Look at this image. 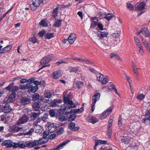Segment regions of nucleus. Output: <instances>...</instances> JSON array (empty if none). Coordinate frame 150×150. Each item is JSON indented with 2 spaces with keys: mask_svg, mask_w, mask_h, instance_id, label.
<instances>
[{
  "mask_svg": "<svg viewBox=\"0 0 150 150\" xmlns=\"http://www.w3.org/2000/svg\"><path fill=\"white\" fill-rule=\"evenodd\" d=\"M58 120L59 121L62 122L67 120V119L64 115H60L58 116Z\"/></svg>",
  "mask_w": 150,
  "mask_h": 150,
  "instance_id": "40",
  "label": "nucleus"
},
{
  "mask_svg": "<svg viewBox=\"0 0 150 150\" xmlns=\"http://www.w3.org/2000/svg\"><path fill=\"white\" fill-rule=\"evenodd\" d=\"M32 2L37 6H39L40 4L43 3V0H32Z\"/></svg>",
  "mask_w": 150,
  "mask_h": 150,
  "instance_id": "46",
  "label": "nucleus"
},
{
  "mask_svg": "<svg viewBox=\"0 0 150 150\" xmlns=\"http://www.w3.org/2000/svg\"><path fill=\"white\" fill-rule=\"evenodd\" d=\"M108 33L106 32L98 31V32L97 36L99 38H103L107 36Z\"/></svg>",
  "mask_w": 150,
  "mask_h": 150,
  "instance_id": "27",
  "label": "nucleus"
},
{
  "mask_svg": "<svg viewBox=\"0 0 150 150\" xmlns=\"http://www.w3.org/2000/svg\"><path fill=\"white\" fill-rule=\"evenodd\" d=\"M29 119L28 117L26 115H24L19 119L17 124L18 125L24 124L27 122Z\"/></svg>",
  "mask_w": 150,
  "mask_h": 150,
  "instance_id": "11",
  "label": "nucleus"
},
{
  "mask_svg": "<svg viewBox=\"0 0 150 150\" xmlns=\"http://www.w3.org/2000/svg\"><path fill=\"white\" fill-rule=\"evenodd\" d=\"M12 47V45H9L0 50L1 54H4L9 52L11 49Z\"/></svg>",
  "mask_w": 150,
  "mask_h": 150,
  "instance_id": "18",
  "label": "nucleus"
},
{
  "mask_svg": "<svg viewBox=\"0 0 150 150\" xmlns=\"http://www.w3.org/2000/svg\"><path fill=\"white\" fill-rule=\"evenodd\" d=\"M14 83L13 82H12L10 83L9 85L5 88V89L8 91H11V90L12 89V88L14 86Z\"/></svg>",
  "mask_w": 150,
  "mask_h": 150,
  "instance_id": "45",
  "label": "nucleus"
},
{
  "mask_svg": "<svg viewBox=\"0 0 150 150\" xmlns=\"http://www.w3.org/2000/svg\"><path fill=\"white\" fill-rule=\"evenodd\" d=\"M76 124L73 122H71L68 125L69 128L72 131H76L79 130V127L78 125H76Z\"/></svg>",
  "mask_w": 150,
  "mask_h": 150,
  "instance_id": "6",
  "label": "nucleus"
},
{
  "mask_svg": "<svg viewBox=\"0 0 150 150\" xmlns=\"http://www.w3.org/2000/svg\"><path fill=\"white\" fill-rule=\"evenodd\" d=\"M49 62V61L47 60V59H46L45 58V57H43L42 59L40 62L41 65H43V66L38 69V71H39L40 70L42 69L43 68L50 66V64H47Z\"/></svg>",
  "mask_w": 150,
  "mask_h": 150,
  "instance_id": "5",
  "label": "nucleus"
},
{
  "mask_svg": "<svg viewBox=\"0 0 150 150\" xmlns=\"http://www.w3.org/2000/svg\"><path fill=\"white\" fill-rule=\"evenodd\" d=\"M134 39L136 43V44L138 46H140L141 45V43L140 42L139 40L138 39V38L136 36H135L134 37Z\"/></svg>",
  "mask_w": 150,
  "mask_h": 150,
  "instance_id": "61",
  "label": "nucleus"
},
{
  "mask_svg": "<svg viewBox=\"0 0 150 150\" xmlns=\"http://www.w3.org/2000/svg\"><path fill=\"white\" fill-rule=\"evenodd\" d=\"M12 142L10 140H6L3 142L1 145L2 146H5L7 148H10L12 147Z\"/></svg>",
  "mask_w": 150,
  "mask_h": 150,
  "instance_id": "17",
  "label": "nucleus"
},
{
  "mask_svg": "<svg viewBox=\"0 0 150 150\" xmlns=\"http://www.w3.org/2000/svg\"><path fill=\"white\" fill-rule=\"evenodd\" d=\"M120 141L125 144H129L132 139L129 137H122L119 138Z\"/></svg>",
  "mask_w": 150,
  "mask_h": 150,
  "instance_id": "8",
  "label": "nucleus"
},
{
  "mask_svg": "<svg viewBox=\"0 0 150 150\" xmlns=\"http://www.w3.org/2000/svg\"><path fill=\"white\" fill-rule=\"evenodd\" d=\"M28 91L29 92L35 93L38 89V86H33V84H28Z\"/></svg>",
  "mask_w": 150,
  "mask_h": 150,
  "instance_id": "10",
  "label": "nucleus"
},
{
  "mask_svg": "<svg viewBox=\"0 0 150 150\" xmlns=\"http://www.w3.org/2000/svg\"><path fill=\"white\" fill-rule=\"evenodd\" d=\"M45 57L50 62L54 58V57L53 54H51L50 55H48Z\"/></svg>",
  "mask_w": 150,
  "mask_h": 150,
  "instance_id": "55",
  "label": "nucleus"
},
{
  "mask_svg": "<svg viewBox=\"0 0 150 150\" xmlns=\"http://www.w3.org/2000/svg\"><path fill=\"white\" fill-rule=\"evenodd\" d=\"M97 26L96 28L98 30H103V25L101 23H98V21H94V27Z\"/></svg>",
  "mask_w": 150,
  "mask_h": 150,
  "instance_id": "20",
  "label": "nucleus"
},
{
  "mask_svg": "<svg viewBox=\"0 0 150 150\" xmlns=\"http://www.w3.org/2000/svg\"><path fill=\"white\" fill-rule=\"evenodd\" d=\"M100 81L103 85H105L108 82V79L107 77L105 76Z\"/></svg>",
  "mask_w": 150,
  "mask_h": 150,
  "instance_id": "51",
  "label": "nucleus"
},
{
  "mask_svg": "<svg viewBox=\"0 0 150 150\" xmlns=\"http://www.w3.org/2000/svg\"><path fill=\"white\" fill-rule=\"evenodd\" d=\"M22 128V127H17L16 125H13L11 127V130L13 131L14 132H18Z\"/></svg>",
  "mask_w": 150,
  "mask_h": 150,
  "instance_id": "31",
  "label": "nucleus"
},
{
  "mask_svg": "<svg viewBox=\"0 0 150 150\" xmlns=\"http://www.w3.org/2000/svg\"><path fill=\"white\" fill-rule=\"evenodd\" d=\"M110 87H111L110 88V89H112V90H114L115 92L118 95H119V94L118 93L117 90L115 88V86L113 84H111L110 85Z\"/></svg>",
  "mask_w": 150,
  "mask_h": 150,
  "instance_id": "59",
  "label": "nucleus"
},
{
  "mask_svg": "<svg viewBox=\"0 0 150 150\" xmlns=\"http://www.w3.org/2000/svg\"><path fill=\"white\" fill-rule=\"evenodd\" d=\"M140 32L146 37H148L150 35L149 31L147 28H142L140 30Z\"/></svg>",
  "mask_w": 150,
  "mask_h": 150,
  "instance_id": "21",
  "label": "nucleus"
},
{
  "mask_svg": "<svg viewBox=\"0 0 150 150\" xmlns=\"http://www.w3.org/2000/svg\"><path fill=\"white\" fill-rule=\"evenodd\" d=\"M71 59L79 61L80 62H83L84 63L88 64L89 63V60L87 59H82V58H77L74 56H71L70 57Z\"/></svg>",
  "mask_w": 150,
  "mask_h": 150,
  "instance_id": "19",
  "label": "nucleus"
},
{
  "mask_svg": "<svg viewBox=\"0 0 150 150\" xmlns=\"http://www.w3.org/2000/svg\"><path fill=\"white\" fill-rule=\"evenodd\" d=\"M59 13L58 7L54 8L53 11L52 16L54 18H56Z\"/></svg>",
  "mask_w": 150,
  "mask_h": 150,
  "instance_id": "38",
  "label": "nucleus"
},
{
  "mask_svg": "<svg viewBox=\"0 0 150 150\" xmlns=\"http://www.w3.org/2000/svg\"><path fill=\"white\" fill-rule=\"evenodd\" d=\"M145 96L142 94H138L137 96V98L140 100H143Z\"/></svg>",
  "mask_w": 150,
  "mask_h": 150,
  "instance_id": "53",
  "label": "nucleus"
},
{
  "mask_svg": "<svg viewBox=\"0 0 150 150\" xmlns=\"http://www.w3.org/2000/svg\"><path fill=\"white\" fill-rule=\"evenodd\" d=\"M48 127L49 131L51 132H54L58 128L57 124L54 123H50Z\"/></svg>",
  "mask_w": 150,
  "mask_h": 150,
  "instance_id": "9",
  "label": "nucleus"
},
{
  "mask_svg": "<svg viewBox=\"0 0 150 150\" xmlns=\"http://www.w3.org/2000/svg\"><path fill=\"white\" fill-rule=\"evenodd\" d=\"M29 40L30 41L32 42L33 43H35L37 42V39L34 36L32 38H30Z\"/></svg>",
  "mask_w": 150,
  "mask_h": 150,
  "instance_id": "58",
  "label": "nucleus"
},
{
  "mask_svg": "<svg viewBox=\"0 0 150 150\" xmlns=\"http://www.w3.org/2000/svg\"><path fill=\"white\" fill-rule=\"evenodd\" d=\"M64 131V128L62 127H60L57 131V134L58 135L62 134Z\"/></svg>",
  "mask_w": 150,
  "mask_h": 150,
  "instance_id": "56",
  "label": "nucleus"
},
{
  "mask_svg": "<svg viewBox=\"0 0 150 150\" xmlns=\"http://www.w3.org/2000/svg\"><path fill=\"white\" fill-rule=\"evenodd\" d=\"M83 110V107H81L80 109H74L73 112L74 113H79L81 112Z\"/></svg>",
  "mask_w": 150,
  "mask_h": 150,
  "instance_id": "49",
  "label": "nucleus"
},
{
  "mask_svg": "<svg viewBox=\"0 0 150 150\" xmlns=\"http://www.w3.org/2000/svg\"><path fill=\"white\" fill-rule=\"evenodd\" d=\"M40 114V113L39 112H33L30 117L31 118H33V120H34L39 116Z\"/></svg>",
  "mask_w": 150,
  "mask_h": 150,
  "instance_id": "34",
  "label": "nucleus"
},
{
  "mask_svg": "<svg viewBox=\"0 0 150 150\" xmlns=\"http://www.w3.org/2000/svg\"><path fill=\"white\" fill-rule=\"evenodd\" d=\"M145 6V3L142 2L137 6V9L139 10H141L144 9Z\"/></svg>",
  "mask_w": 150,
  "mask_h": 150,
  "instance_id": "48",
  "label": "nucleus"
},
{
  "mask_svg": "<svg viewBox=\"0 0 150 150\" xmlns=\"http://www.w3.org/2000/svg\"><path fill=\"white\" fill-rule=\"evenodd\" d=\"M99 90L96 91L94 92V105L96 102L98 100L100 97V94L99 93Z\"/></svg>",
  "mask_w": 150,
  "mask_h": 150,
  "instance_id": "28",
  "label": "nucleus"
},
{
  "mask_svg": "<svg viewBox=\"0 0 150 150\" xmlns=\"http://www.w3.org/2000/svg\"><path fill=\"white\" fill-rule=\"evenodd\" d=\"M68 110L63 111V113L65 115H67V118L69 121L71 122L75 120L76 117V115L74 113H72L73 112L71 109V111L68 112Z\"/></svg>",
  "mask_w": 150,
  "mask_h": 150,
  "instance_id": "2",
  "label": "nucleus"
},
{
  "mask_svg": "<svg viewBox=\"0 0 150 150\" xmlns=\"http://www.w3.org/2000/svg\"><path fill=\"white\" fill-rule=\"evenodd\" d=\"M19 89H20L19 86H13L12 89L11 90V91H12V92H14L15 93H16Z\"/></svg>",
  "mask_w": 150,
  "mask_h": 150,
  "instance_id": "60",
  "label": "nucleus"
},
{
  "mask_svg": "<svg viewBox=\"0 0 150 150\" xmlns=\"http://www.w3.org/2000/svg\"><path fill=\"white\" fill-rule=\"evenodd\" d=\"M141 128L139 127H137V126H135L132 129L134 130H133V131L135 132H139L140 131V130Z\"/></svg>",
  "mask_w": 150,
  "mask_h": 150,
  "instance_id": "63",
  "label": "nucleus"
},
{
  "mask_svg": "<svg viewBox=\"0 0 150 150\" xmlns=\"http://www.w3.org/2000/svg\"><path fill=\"white\" fill-rule=\"evenodd\" d=\"M69 72L70 73H75L78 71L79 68L78 67H70L69 68Z\"/></svg>",
  "mask_w": 150,
  "mask_h": 150,
  "instance_id": "41",
  "label": "nucleus"
},
{
  "mask_svg": "<svg viewBox=\"0 0 150 150\" xmlns=\"http://www.w3.org/2000/svg\"><path fill=\"white\" fill-rule=\"evenodd\" d=\"M48 139V138H45L42 137L38 141L36 140L38 145H41L47 142Z\"/></svg>",
  "mask_w": 150,
  "mask_h": 150,
  "instance_id": "25",
  "label": "nucleus"
},
{
  "mask_svg": "<svg viewBox=\"0 0 150 150\" xmlns=\"http://www.w3.org/2000/svg\"><path fill=\"white\" fill-rule=\"evenodd\" d=\"M16 96V94L14 92L12 93L9 95L8 96V100L7 102H9L12 101L15 98Z\"/></svg>",
  "mask_w": 150,
  "mask_h": 150,
  "instance_id": "33",
  "label": "nucleus"
},
{
  "mask_svg": "<svg viewBox=\"0 0 150 150\" xmlns=\"http://www.w3.org/2000/svg\"><path fill=\"white\" fill-rule=\"evenodd\" d=\"M107 143V142L106 141H102L101 140H95V147H94V149H96V147L99 144H106Z\"/></svg>",
  "mask_w": 150,
  "mask_h": 150,
  "instance_id": "32",
  "label": "nucleus"
},
{
  "mask_svg": "<svg viewBox=\"0 0 150 150\" xmlns=\"http://www.w3.org/2000/svg\"><path fill=\"white\" fill-rule=\"evenodd\" d=\"M62 20L61 19H59L56 21L53 25L55 27H60L62 25Z\"/></svg>",
  "mask_w": 150,
  "mask_h": 150,
  "instance_id": "37",
  "label": "nucleus"
},
{
  "mask_svg": "<svg viewBox=\"0 0 150 150\" xmlns=\"http://www.w3.org/2000/svg\"><path fill=\"white\" fill-rule=\"evenodd\" d=\"M2 110L4 113H8L12 111V109L8 104L6 103L3 106Z\"/></svg>",
  "mask_w": 150,
  "mask_h": 150,
  "instance_id": "12",
  "label": "nucleus"
},
{
  "mask_svg": "<svg viewBox=\"0 0 150 150\" xmlns=\"http://www.w3.org/2000/svg\"><path fill=\"white\" fill-rule=\"evenodd\" d=\"M30 100L28 98L22 97L20 99L19 102L22 105H25L28 104L30 102Z\"/></svg>",
  "mask_w": 150,
  "mask_h": 150,
  "instance_id": "16",
  "label": "nucleus"
},
{
  "mask_svg": "<svg viewBox=\"0 0 150 150\" xmlns=\"http://www.w3.org/2000/svg\"><path fill=\"white\" fill-rule=\"evenodd\" d=\"M23 132L19 133L20 135H31L32 134V133L34 132V129L33 128H31L29 131L26 132V131H23Z\"/></svg>",
  "mask_w": 150,
  "mask_h": 150,
  "instance_id": "24",
  "label": "nucleus"
},
{
  "mask_svg": "<svg viewBox=\"0 0 150 150\" xmlns=\"http://www.w3.org/2000/svg\"><path fill=\"white\" fill-rule=\"evenodd\" d=\"M67 142H64L60 144L58 146H57L56 149H61L62 147L64 145H65Z\"/></svg>",
  "mask_w": 150,
  "mask_h": 150,
  "instance_id": "62",
  "label": "nucleus"
},
{
  "mask_svg": "<svg viewBox=\"0 0 150 150\" xmlns=\"http://www.w3.org/2000/svg\"><path fill=\"white\" fill-rule=\"evenodd\" d=\"M113 40L112 38H110V39H108L107 42H103V44L105 47L106 49H109L110 47L112 45L113 43V42L112 41Z\"/></svg>",
  "mask_w": 150,
  "mask_h": 150,
  "instance_id": "7",
  "label": "nucleus"
},
{
  "mask_svg": "<svg viewBox=\"0 0 150 150\" xmlns=\"http://www.w3.org/2000/svg\"><path fill=\"white\" fill-rule=\"evenodd\" d=\"M76 38V34L72 33L68 38V40L69 43L70 44H72L74 42Z\"/></svg>",
  "mask_w": 150,
  "mask_h": 150,
  "instance_id": "14",
  "label": "nucleus"
},
{
  "mask_svg": "<svg viewBox=\"0 0 150 150\" xmlns=\"http://www.w3.org/2000/svg\"><path fill=\"white\" fill-rule=\"evenodd\" d=\"M54 34L53 33H47L45 35V38L50 39L54 36Z\"/></svg>",
  "mask_w": 150,
  "mask_h": 150,
  "instance_id": "35",
  "label": "nucleus"
},
{
  "mask_svg": "<svg viewBox=\"0 0 150 150\" xmlns=\"http://www.w3.org/2000/svg\"><path fill=\"white\" fill-rule=\"evenodd\" d=\"M63 101L65 104L67 105L66 106L63 105L61 106L60 110L62 111H66L68 110V112L71 111L72 108H76V105L73 102L71 99H70L69 97L64 96L63 97Z\"/></svg>",
  "mask_w": 150,
  "mask_h": 150,
  "instance_id": "1",
  "label": "nucleus"
},
{
  "mask_svg": "<svg viewBox=\"0 0 150 150\" xmlns=\"http://www.w3.org/2000/svg\"><path fill=\"white\" fill-rule=\"evenodd\" d=\"M142 122L147 125H150V111L148 110L146 112L144 118L142 119Z\"/></svg>",
  "mask_w": 150,
  "mask_h": 150,
  "instance_id": "4",
  "label": "nucleus"
},
{
  "mask_svg": "<svg viewBox=\"0 0 150 150\" xmlns=\"http://www.w3.org/2000/svg\"><path fill=\"white\" fill-rule=\"evenodd\" d=\"M45 81L43 80L39 81H34V84L35 85V86H38V85L42 84H43L45 83Z\"/></svg>",
  "mask_w": 150,
  "mask_h": 150,
  "instance_id": "54",
  "label": "nucleus"
},
{
  "mask_svg": "<svg viewBox=\"0 0 150 150\" xmlns=\"http://www.w3.org/2000/svg\"><path fill=\"white\" fill-rule=\"evenodd\" d=\"M39 97L40 96L38 93H35L33 96L32 99L33 100H36L39 99Z\"/></svg>",
  "mask_w": 150,
  "mask_h": 150,
  "instance_id": "52",
  "label": "nucleus"
},
{
  "mask_svg": "<svg viewBox=\"0 0 150 150\" xmlns=\"http://www.w3.org/2000/svg\"><path fill=\"white\" fill-rule=\"evenodd\" d=\"M136 144L135 143L130 144L126 149V150H134L136 148Z\"/></svg>",
  "mask_w": 150,
  "mask_h": 150,
  "instance_id": "36",
  "label": "nucleus"
},
{
  "mask_svg": "<svg viewBox=\"0 0 150 150\" xmlns=\"http://www.w3.org/2000/svg\"><path fill=\"white\" fill-rule=\"evenodd\" d=\"M38 6H37V5L32 3V4L30 5L31 10L32 11H34Z\"/></svg>",
  "mask_w": 150,
  "mask_h": 150,
  "instance_id": "57",
  "label": "nucleus"
},
{
  "mask_svg": "<svg viewBox=\"0 0 150 150\" xmlns=\"http://www.w3.org/2000/svg\"><path fill=\"white\" fill-rule=\"evenodd\" d=\"M1 120L4 122L5 123H7L9 120L10 117L6 115H3L1 116Z\"/></svg>",
  "mask_w": 150,
  "mask_h": 150,
  "instance_id": "29",
  "label": "nucleus"
},
{
  "mask_svg": "<svg viewBox=\"0 0 150 150\" xmlns=\"http://www.w3.org/2000/svg\"><path fill=\"white\" fill-rule=\"evenodd\" d=\"M87 119L88 122L94 124V117L93 116L91 115H89Z\"/></svg>",
  "mask_w": 150,
  "mask_h": 150,
  "instance_id": "44",
  "label": "nucleus"
},
{
  "mask_svg": "<svg viewBox=\"0 0 150 150\" xmlns=\"http://www.w3.org/2000/svg\"><path fill=\"white\" fill-rule=\"evenodd\" d=\"M83 84V83L82 81H79L77 83H75L74 85H75V87L78 89H80Z\"/></svg>",
  "mask_w": 150,
  "mask_h": 150,
  "instance_id": "42",
  "label": "nucleus"
},
{
  "mask_svg": "<svg viewBox=\"0 0 150 150\" xmlns=\"http://www.w3.org/2000/svg\"><path fill=\"white\" fill-rule=\"evenodd\" d=\"M45 97L47 98H50L52 96V93L49 91H46L45 93Z\"/></svg>",
  "mask_w": 150,
  "mask_h": 150,
  "instance_id": "50",
  "label": "nucleus"
},
{
  "mask_svg": "<svg viewBox=\"0 0 150 150\" xmlns=\"http://www.w3.org/2000/svg\"><path fill=\"white\" fill-rule=\"evenodd\" d=\"M26 146L28 147H33L36 145H38L36 140H34L33 142H29L26 144Z\"/></svg>",
  "mask_w": 150,
  "mask_h": 150,
  "instance_id": "30",
  "label": "nucleus"
},
{
  "mask_svg": "<svg viewBox=\"0 0 150 150\" xmlns=\"http://www.w3.org/2000/svg\"><path fill=\"white\" fill-rule=\"evenodd\" d=\"M40 25L44 27H47L48 25L47 23L46 20L45 19H42L41 21L39 23Z\"/></svg>",
  "mask_w": 150,
  "mask_h": 150,
  "instance_id": "39",
  "label": "nucleus"
},
{
  "mask_svg": "<svg viewBox=\"0 0 150 150\" xmlns=\"http://www.w3.org/2000/svg\"><path fill=\"white\" fill-rule=\"evenodd\" d=\"M94 74L96 78V80L100 81L104 77L103 75L100 73H98L96 70L94 69Z\"/></svg>",
  "mask_w": 150,
  "mask_h": 150,
  "instance_id": "15",
  "label": "nucleus"
},
{
  "mask_svg": "<svg viewBox=\"0 0 150 150\" xmlns=\"http://www.w3.org/2000/svg\"><path fill=\"white\" fill-rule=\"evenodd\" d=\"M112 124H111L110 122L108 123L107 130V135H108L109 137H110L112 134Z\"/></svg>",
  "mask_w": 150,
  "mask_h": 150,
  "instance_id": "23",
  "label": "nucleus"
},
{
  "mask_svg": "<svg viewBox=\"0 0 150 150\" xmlns=\"http://www.w3.org/2000/svg\"><path fill=\"white\" fill-rule=\"evenodd\" d=\"M56 134L54 133L49 134L48 136V139H53L56 137Z\"/></svg>",
  "mask_w": 150,
  "mask_h": 150,
  "instance_id": "64",
  "label": "nucleus"
},
{
  "mask_svg": "<svg viewBox=\"0 0 150 150\" xmlns=\"http://www.w3.org/2000/svg\"><path fill=\"white\" fill-rule=\"evenodd\" d=\"M113 107L111 106L110 108L106 110L102 114V115L100 116V119L101 120L104 119L109 116L110 114L111 113Z\"/></svg>",
  "mask_w": 150,
  "mask_h": 150,
  "instance_id": "3",
  "label": "nucleus"
},
{
  "mask_svg": "<svg viewBox=\"0 0 150 150\" xmlns=\"http://www.w3.org/2000/svg\"><path fill=\"white\" fill-rule=\"evenodd\" d=\"M113 16L114 15L113 14L110 13H108L103 18H105L108 21H110L112 19Z\"/></svg>",
  "mask_w": 150,
  "mask_h": 150,
  "instance_id": "43",
  "label": "nucleus"
},
{
  "mask_svg": "<svg viewBox=\"0 0 150 150\" xmlns=\"http://www.w3.org/2000/svg\"><path fill=\"white\" fill-rule=\"evenodd\" d=\"M136 150H144V149L143 145L138 143L136 144Z\"/></svg>",
  "mask_w": 150,
  "mask_h": 150,
  "instance_id": "47",
  "label": "nucleus"
},
{
  "mask_svg": "<svg viewBox=\"0 0 150 150\" xmlns=\"http://www.w3.org/2000/svg\"><path fill=\"white\" fill-rule=\"evenodd\" d=\"M12 147L13 148H16L18 147L23 148L25 146V145L23 144L13 142H12Z\"/></svg>",
  "mask_w": 150,
  "mask_h": 150,
  "instance_id": "26",
  "label": "nucleus"
},
{
  "mask_svg": "<svg viewBox=\"0 0 150 150\" xmlns=\"http://www.w3.org/2000/svg\"><path fill=\"white\" fill-rule=\"evenodd\" d=\"M42 103L39 100L36 102L34 103L33 105V108L35 110L37 111L40 108Z\"/></svg>",
  "mask_w": 150,
  "mask_h": 150,
  "instance_id": "22",
  "label": "nucleus"
},
{
  "mask_svg": "<svg viewBox=\"0 0 150 150\" xmlns=\"http://www.w3.org/2000/svg\"><path fill=\"white\" fill-rule=\"evenodd\" d=\"M62 75V72L60 70L53 72L52 74V76L53 79H57Z\"/></svg>",
  "mask_w": 150,
  "mask_h": 150,
  "instance_id": "13",
  "label": "nucleus"
}]
</instances>
